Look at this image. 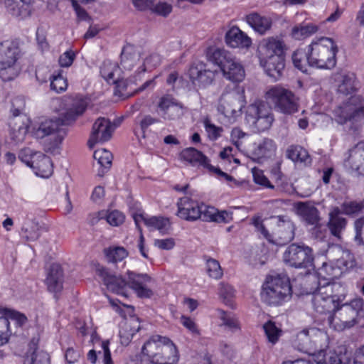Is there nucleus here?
I'll list each match as a JSON object with an SVG mask.
<instances>
[{
    "label": "nucleus",
    "instance_id": "79ce46f5",
    "mask_svg": "<svg viewBox=\"0 0 364 364\" xmlns=\"http://www.w3.org/2000/svg\"><path fill=\"white\" fill-rule=\"evenodd\" d=\"M276 149L272 139H264L254 150L253 155L257 159L269 158L274 154Z\"/></svg>",
    "mask_w": 364,
    "mask_h": 364
},
{
    "label": "nucleus",
    "instance_id": "de8ad7c7",
    "mask_svg": "<svg viewBox=\"0 0 364 364\" xmlns=\"http://www.w3.org/2000/svg\"><path fill=\"white\" fill-rule=\"evenodd\" d=\"M107 259L109 262L122 261L127 256V252L124 247H114L105 250Z\"/></svg>",
    "mask_w": 364,
    "mask_h": 364
},
{
    "label": "nucleus",
    "instance_id": "f8f14e48",
    "mask_svg": "<svg viewBox=\"0 0 364 364\" xmlns=\"http://www.w3.org/2000/svg\"><path fill=\"white\" fill-rule=\"evenodd\" d=\"M323 337V333L318 329H304L296 334L293 346L299 351L311 354L319 350L318 343Z\"/></svg>",
    "mask_w": 364,
    "mask_h": 364
},
{
    "label": "nucleus",
    "instance_id": "1a4fd4ad",
    "mask_svg": "<svg viewBox=\"0 0 364 364\" xmlns=\"http://www.w3.org/2000/svg\"><path fill=\"white\" fill-rule=\"evenodd\" d=\"M284 262L295 268H307L313 264L312 250L308 246L290 245L283 255Z\"/></svg>",
    "mask_w": 364,
    "mask_h": 364
},
{
    "label": "nucleus",
    "instance_id": "0eeeda50",
    "mask_svg": "<svg viewBox=\"0 0 364 364\" xmlns=\"http://www.w3.org/2000/svg\"><path fill=\"white\" fill-rule=\"evenodd\" d=\"M327 255L332 258L331 264H323L319 269V274H326V279L338 278L346 271L353 269L356 266L354 255L347 249L340 245H335L327 250Z\"/></svg>",
    "mask_w": 364,
    "mask_h": 364
},
{
    "label": "nucleus",
    "instance_id": "37998d69",
    "mask_svg": "<svg viewBox=\"0 0 364 364\" xmlns=\"http://www.w3.org/2000/svg\"><path fill=\"white\" fill-rule=\"evenodd\" d=\"M145 225L158 230L161 234L168 233L170 229L168 219L162 217H151L146 220Z\"/></svg>",
    "mask_w": 364,
    "mask_h": 364
},
{
    "label": "nucleus",
    "instance_id": "6ab92c4d",
    "mask_svg": "<svg viewBox=\"0 0 364 364\" xmlns=\"http://www.w3.org/2000/svg\"><path fill=\"white\" fill-rule=\"evenodd\" d=\"M177 215L188 221H195L201 216L200 204L190 198H181L177 202Z\"/></svg>",
    "mask_w": 364,
    "mask_h": 364
},
{
    "label": "nucleus",
    "instance_id": "bb28decb",
    "mask_svg": "<svg viewBox=\"0 0 364 364\" xmlns=\"http://www.w3.org/2000/svg\"><path fill=\"white\" fill-rule=\"evenodd\" d=\"M30 0H6V7L9 14L14 17L23 20L31 14Z\"/></svg>",
    "mask_w": 364,
    "mask_h": 364
},
{
    "label": "nucleus",
    "instance_id": "9d476101",
    "mask_svg": "<svg viewBox=\"0 0 364 364\" xmlns=\"http://www.w3.org/2000/svg\"><path fill=\"white\" fill-rule=\"evenodd\" d=\"M266 97L283 114H292L298 111L295 95L287 89L278 86L272 87L267 92Z\"/></svg>",
    "mask_w": 364,
    "mask_h": 364
},
{
    "label": "nucleus",
    "instance_id": "473e14b6",
    "mask_svg": "<svg viewBox=\"0 0 364 364\" xmlns=\"http://www.w3.org/2000/svg\"><path fill=\"white\" fill-rule=\"evenodd\" d=\"M318 31V26L313 23L303 22L294 26L291 28V36L295 40L306 39Z\"/></svg>",
    "mask_w": 364,
    "mask_h": 364
},
{
    "label": "nucleus",
    "instance_id": "4d7b16f0",
    "mask_svg": "<svg viewBox=\"0 0 364 364\" xmlns=\"http://www.w3.org/2000/svg\"><path fill=\"white\" fill-rule=\"evenodd\" d=\"M161 62V58L160 55L157 53L151 54L149 56L146 58L144 62V71L151 70L160 65Z\"/></svg>",
    "mask_w": 364,
    "mask_h": 364
},
{
    "label": "nucleus",
    "instance_id": "72a5a7b5",
    "mask_svg": "<svg viewBox=\"0 0 364 364\" xmlns=\"http://www.w3.org/2000/svg\"><path fill=\"white\" fill-rule=\"evenodd\" d=\"M247 23L257 32L264 34L272 26L270 18L262 16L258 14L253 13L247 16Z\"/></svg>",
    "mask_w": 364,
    "mask_h": 364
},
{
    "label": "nucleus",
    "instance_id": "c85d7f7f",
    "mask_svg": "<svg viewBox=\"0 0 364 364\" xmlns=\"http://www.w3.org/2000/svg\"><path fill=\"white\" fill-rule=\"evenodd\" d=\"M364 161V141H360L349 149L348 156L345 159L344 164L354 171L359 170Z\"/></svg>",
    "mask_w": 364,
    "mask_h": 364
},
{
    "label": "nucleus",
    "instance_id": "39448f33",
    "mask_svg": "<svg viewBox=\"0 0 364 364\" xmlns=\"http://www.w3.org/2000/svg\"><path fill=\"white\" fill-rule=\"evenodd\" d=\"M310 66L322 70H331L337 63V43L331 38L314 39L308 46Z\"/></svg>",
    "mask_w": 364,
    "mask_h": 364
},
{
    "label": "nucleus",
    "instance_id": "f257e3e1",
    "mask_svg": "<svg viewBox=\"0 0 364 364\" xmlns=\"http://www.w3.org/2000/svg\"><path fill=\"white\" fill-rule=\"evenodd\" d=\"M78 115H60V117H48L46 115L36 116L33 119H29L27 129L37 139L50 136V142L44 143V151L54 154L58 149L63 137L59 132L63 126H69L75 122Z\"/></svg>",
    "mask_w": 364,
    "mask_h": 364
},
{
    "label": "nucleus",
    "instance_id": "7ed1b4c3",
    "mask_svg": "<svg viewBox=\"0 0 364 364\" xmlns=\"http://www.w3.org/2000/svg\"><path fill=\"white\" fill-rule=\"evenodd\" d=\"M286 46L280 39L268 38L258 46L259 63L268 76L278 80L284 69V50Z\"/></svg>",
    "mask_w": 364,
    "mask_h": 364
},
{
    "label": "nucleus",
    "instance_id": "ea45409f",
    "mask_svg": "<svg viewBox=\"0 0 364 364\" xmlns=\"http://www.w3.org/2000/svg\"><path fill=\"white\" fill-rule=\"evenodd\" d=\"M292 62L295 68L301 70L302 73H306L308 70V66H310V62L309 60V48L307 50L302 48L296 49L292 54L291 56Z\"/></svg>",
    "mask_w": 364,
    "mask_h": 364
},
{
    "label": "nucleus",
    "instance_id": "aec40b11",
    "mask_svg": "<svg viewBox=\"0 0 364 364\" xmlns=\"http://www.w3.org/2000/svg\"><path fill=\"white\" fill-rule=\"evenodd\" d=\"M337 92L343 95H349L358 90V81L354 73L341 71L335 75Z\"/></svg>",
    "mask_w": 364,
    "mask_h": 364
},
{
    "label": "nucleus",
    "instance_id": "a19ab883",
    "mask_svg": "<svg viewBox=\"0 0 364 364\" xmlns=\"http://www.w3.org/2000/svg\"><path fill=\"white\" fill-rule=\"evenodd\" d=\"M222 107L230 105V107H235L237 112H242V108L245 105V97L240 93H229L223 95L221 97Z\"/></svg>",
    "mask_w": 364,
    "mask_h": 364
},
{
    "label": "nucleus",
    "instance_id": "393cba45",
    "mask_svg": "<svg viewBox=\"0 0 364 364\" xmlns=\"http://www.w3.org/2000/svg\"><path fill=\"white\" fill-rule=\"evenodd\" d=\"M298 215L309 225H316L320 220L318 209L310 201L298 202L295 204Z\"/></svg>",
    "mask_w": 364,
    "mask_h": 364
},
{
    "label": "nucleus",
    "instance_id": "9b49d317",
    "mask_svg": "<svg viewBox=\"0 0 364 364\" xmlns=\"http://www.w3.org/2000/svg\"><path fill=\"white\" fill-rule=\"evenodd\" d=\"M336 311L338 312L343 326L350 328L364 317V300L362 298H355L350 302L339 304Z\"/></svg>",
    "mask_w": 364,
    "mask_h": 364
},
{
    "label": "nucleus",
    "instance_id": "6e6d98bb",
    "mask_svg": "<svg viewBox=\"0 0 364 364\" xmlns=\"http://www.w3.org/2000/svg\"><path fill=\"white\" fill-rule=\"evenodd\" d=\"M219 294L224 301L228 304L230 299L234 296L235 290L230 284L222 282L220 284Z\"/></svg>",
    "mask_w": 364,
    "mask_h": 364
},
{
    "label": "nucleus",
    "instance_id": "f03ea898",
    "mask_svg": "<svg viewBox=\"0 0 364 364\" xmlns=\"http://www.w3.org/2000/svg\"><path fill=\"white\" fill-rule=\"evenodd\" d=\"M97 272L107 289L114 294L127 296L125 289L129 286L141 298H150L153 294V291L146 287L147 283L151 281V278L146 274L128 272L127 282L121 276L115 274L107 268H99Z\"/></svg>",
    "mask_w": 364,
    "mask_h": 364
},
{
    "label": "nucleus",
    "instance_id": "412c9836",
    "mask_svg": "<svg viewBox=\"0 0 364 364\" xmlns=\"http://www.w3.org/2000/svg\"><path fill=\"white\" fill-rule=\"evenodd\" d=\"M328 215V229L333 237L341 240L348 223L346 218L342 216V210L337 206L332 207Z\"/></svg>",
    "mask_w": 364,
    "mask_h": 364
},
{
    "label": "nucleus",
    "instance_id": "603ef678",
    "mask_svg": "<svg viewBox=\"0 0 364 364\" xmlns=\"http://www.w3.org/2000/svg\"><path fill=\"white\" fill-rule=\"evenodd\" d=\"M263 328L268 341L272 344L276 343L280 336L281 331L276 327L274 323L268 321L264 325Z\"/></svg>",
    "mask_w": 364,
    "mask_h": 364
},
{
    "label": "nucleus",
    "instance_id": "052dcab7",
    "mask_svg": "<svg viewBox=\"0 0 364 364\" xmlns=\"http://www.w3.org/2000/svg\"><path fill=\"white\" fill-rule=\"evenodd\" d=\"M124 215L119 210H113L107 215V221L111 225L118 226L124 222Z\"/></svg>",
    "mask_w": 364,
    "mask_h": 364
},
{
    "label": "nucleus",
    "instance_id": "4468645a",
    "mask_svg": "<svg viewBox=\"0 0 364 364\" xmlns=\"http://www.w3.org/2000/svg\"><path fill=\"white\" fill-rule=\"evenodd\" d=\"M274 219L275 226L270 233V239L267 240L273 244L284 245L294 237V223L285 216H277Z\"/></svg>",
    "mask_w": 364,
    "mask_h": 364
},
{
    "label": "nucleus",
    "instance_id": "a18cd8bd",
    "mask_svg": "<svg viewBox=\"0 0 364 364\" xmlns=\"http://www.w3.org/2000/svg\"><path fill=\"white\" fill-rule=\"evenodd\" d=\"M117 70L116 64L105 61L100 68V75L108 83L115 84L117 79L114 77V73Z\"/></svg>",
    "mask_w": 364,
    "mask_h": 364
},
{
    "label": "nucleus",
    "instance_id": "09e8293b",
    "mask_svg": "<svg viewBox=\"0 0 364 364\" xmlns=\"http://www.w3.org/2000/svg\"><path fill=\"white\" fill-rule=\"evenodd\" d=\"M364 209V201H349L342 204V214L355 215L362 213Z\"/></svg>",
    "mask_w": 364,
    "mask_h": 364
},
{
    "label": "nucleus",
    "instance_id": "e2e57ef3",
    "mask_svg": "<svg viewBox=\"0 0 364 364\" xmlns=\"http://www.w3.org/2000/svg\"><path fill=\"white\" fill-rule=\"evenodd\" d=\"M355 241L364 245V218H360L355 222Z\"/></svg>",
    "mask_w": 364,
    "mask_h": 364
},
{
    "label": "nucleus",
    "instance_id": "4be33fe9",
    "mask_svg": "<svg viewBox=\"0 0 364 364\" xmlns=\"http://www.w3.org/2000/svg\"><path fill=\"white\" fill-rule=\"evenodd\" d=\"M21 228L20 235L27 242L37 240L41 236L40 225L33 215L24 213L21 216Z\"/></svg>",
    "mask_w": 364,
    "mask_h": 364
},
{
    "label": "nucleus",
    "instance_id": "58836bf2",
    "mask_svg": "<svg viewBox=\"0 0 364 364\" xmlns=\"http://www.w3.org/2000/svg\"><path fill=\"white\" fill-rule=\"evenodd\" d=\"M206 55L208 60L217 65L220 70L223 68V65H225L232 58L228 51L221 48H208Z\"/></svg>",
    "mask_w": 364,
    "mask_h": 364
},
{
    "label": "nucleus",
    "instance_id": "6e6552de",
    "mask_svg": "<svg viewBox=\"0 0 364 364\" xmlns=\"http://www.w3.org/2000/svg\"><path fill=\"white\" fill-rule=\"evenodd\" d=\"M20 52L15 41L6 40L0 43V77L4 81L12 80L18 75L16 62Z\"/></svg>",
    "mask_w": 364,
    "mask_h": 364
},
{
    "label": "nucleus",
    "instance_id": "a878e982",
    "mask_svg": "<svg viewBox=\"0 0 364 364\" xmlns=\"http://www.w3.org/2000/svg\"><path fill=\"white\" fill-rule=\"evenodd\" d=\"M178 359V355L176 346L168 338L165 337L155 364H174Z\"/></svg>",
    "mask_w": 364,
    "mask_h": 364
},
{
    "label": "nucleus",
    "instance_id": "774afa93",
    "mask_svg": "<svg viewBox=\"0 0 364 364\" xmlns=\"http://www.w3.org/2000/svg\"><path fill=\"white\" fill-rule=\"evenodd\" d=\"M80 357V351L75 350L73 348H68L65 353V358L70 364L77 362Z\"/></svg>",
    "mask_w": 364,
    "mask_h": 364
},
{
    "label": "nucleus",
    "instance_id": "f704fd0d",
    "mask_svg": "<svg viewBox=\"0 0 364 364\" xmlns=\"http://www.w3.org/2000/svg\"><path fill=\"white\" fill-rule=\"evenodd\" d=\"M245 119L250 126L257 132L268 129L274 121L273 115H246Z\"/></svg>",
    "mask_w": 364,
    "mask_h": 364
},
{
    "label": "nucleus",
    "instance_id": "0e129e2a",
    "mask_svg": "<svg viewBox=\"0 0 364 364\" xmlns=\"http://www.w3.org/2000/svg\"><path fill=\"white\" fill-rule=\"evenodd\" d=\"M26 102L21 97H16L11 102V112L12 114H22L25 110Z\"/></svg>",
    "mask_w": 364,
    "mask_h": 364
},
{
    "label": "nucleus",
    "instance_id": "cd10ccee",
    "mask_svg": "<svg viewBox=\"0 0 364 364\" xmlns=\"http://www.w3.org/2000/svg\"><path fill=\"white\" fill-rule=\"evenodd\" d=\"M63 272L60 265L52 264L46 279L48 290L52 292L60 291L63 289Z\"/></svg>",
    "mask_w": 364,
    "mask_h": 364
},
{
    "label": "nucleus",
    "instance_id": "20e7f679",
    "mask_svg": "<svg viewBox=\"0 0 364 364\" xmlns=\"http://www.w3.org/2000/svg\"><path fill=\"white\" fill-rule=\"evenodd\" d=\"M336 287H338L336 284L326 282L322 286L318 284L316 288H311L309 291L312 294L313 309L318 314L323 316V322L333 328H336L333 312L339 305V299H336L333 295Z\"/></svg>",
    "mask_w": 364,
    "mask_h": 364
},
{
    "label": "nucleus",
    "instance_id": "7c9ffc66",
    "mask_svg": "<svg viewBox=\"0 0 364 364\" xmlns=\"http://www.w3.org/2000/svg\"><path fill=\"white\" fill-rule=\"evenodd\" d=\"M221 71L225 78L232 82H241L245 77L243 66L232 57L225 65H223V68Z\"/></svg>",
    "mask_w": 364,
    "mask_h": 364
},
{
    "label": "nucleus",
    "instance_id": "a211bd4d",
    "mask_svg": "<svg viewBox=\"0 0 364 364\" xmlns=\"http://www.w3.org/2000/svg\"><path fill=\"white\" fill-rule=\"evenodd\" d=\"M164 338L159 335L151 336L143 345L141 354L133 357L137 358L142 364H155L161 346L164 344Z\"/></svg>",
    "mask_w": 364,
    "mask_h": 364
},
{
    "label": "nucleus",
    "instance_id": "8fccbe9b",
    "mask_svg": "<svg viewBox=\"0 0 364 364\" xmlns=\"http://www.w3.org/2000/svg\"><path fill=\"white\" fill-rule=\"evenodd\" d=\"M206 267L208 275L215 279H219L222 277L223 272L219 262L213 258L206 259Z\"/></svg>",
    "mask_w": 364,
    "mask_h": 364
},
{
    "label": "nucleus",
    "instance_id": "5701e85b",
    "mask_svg": "<svg viewBox=\"0 0 364 364\" xmlns=\"http://www.w3.org/2000/svg\"><path fill=\"white\" fill-rule=\"evenodd\" d=\"M31 161H26V165L36 170V174L41 177H48L53 173L51 159L44 154L36 151L30 153Z\"/></svg>",
    "mask_w": 364,
    "mask_h": 364
},
{
    "label": "nucleus",
    "instance_id": "4c0bfd02",
    "mask_svg": "<svg viewBox=\"0 0 364 364\" xmlns=\"http://www.w3.org/2000/svg\"><path fill=\"white\" fill-rule=\"evenodd\" d=\"M158 107L162 112H166L169 109L182 114L187 112V108L175 99L171 95L166 94L162 96L158 103Z\"/></svg>",
    "mask_w": 364,
    "mask_h": 364
},
{
    "label": "nucleus",
    "instance_id": "c756f323",
    "mask_svg": "<svg viewBox=\"0 0 364 364\" xmlns=\"http://www.w3.org/2000/svg\"><path fill=\"white\" fill-rule=\"evenodd\" d=\"M38 339L33 338L28 344V355L24 364H50L48 354L43 350H38Z\"/></svg>",
    "mask_w": 364,
    "mask_h": 364
},
{
    "label": "nucleus",
    "instance_id": "f3484780",
    "mask_svg": "<svg viewBox=\"0 0 364 364\" xmlns=\"http://www.w3.org/2000/svg\"><path fill=\"white\" fill-rule=\"evenodd\" d=\"M216 71L208 68V65L200 61L194 62L188 70V76L195 85L205 87L212 84Z\"/></svg>",
    "mask_w": 364,
    "mask_h": 364
},
{
    "label": "nucleus",
    "instance_id": "2eb2a0df",
    "mask_svg": "<svg viewBox=\"0 0 364 364\" xmlns=\"http://www.w3.org/2000/svg\"><path fill=\"white\" fill-rule=\"evenodd\" d=\"M0 346L6 344L11 335L9 318L15 320L20 326L26 323L27 318L22 314L0 305Z\"/></svg>",
    "mask_w": 364,
    "mask_h": 364
},
{
    "label": "nucleus",
    "instance_id": "e433bc0d",
    "mask_svg": "<svg viewBox=\"0 0 364 364\" xmlns=\"http://www.w3.org/2000/svg\"><path fill=\"white\" fill-rule=\"evenodd\" d=\"M94 159L97 161L101 168L98 171L97 175L100 177L110 168L112 163V154L105 149L96 150L93 154Z\"/></svg>",
    "mask_w": 364,
    "mask_h": 364
},
{
    "label": "nucleus",
    "instance_id": "680f3d73",
    "mask_svg": "<svg viewBox=\"0 0 364 364\" xmlns=\"http://www.w3.org/2000/svg\"><path fill=\"white\" fill-rule=\"evenodd\" d=\"M201 216L199 219L203 221H213L216 213V209L211 206H207L204 204H200Z\"/></svg>",
    "mask_w": 364,
    "mask_h": 364
},
{
    "label": "nucleus",
    "instance_id": "864d4df0",
    "mask_svg": "<svg viewBox=\"0 0 364 364\" xmlns=\"http://www.w3.org/2000/svg\"><path fill=\"white\" fill-rule=\"evenodd\" d=\"M220 312L223 325L227 326L231 331H235L239 328L237 320L230 313H227L224 311H220Z\"/></svg>",
    "mask_w": 364,
    "mask_h": 364
},
{
    "label": "nucleus",
    "instance_id": "bf43d9fd",
    "mask_svg": "<svg viewBox=\"0 0 364 364\" xmlns=\"http://www.w3.org/2000/svg\"><path fill=\"white\" fill-rule=\"evenodd\" d=\"M75 58V54L72 50H67L60 55L58 63L60 67H70Z\"/></svg>",
    "mask_w": 364,
    "mask_h": 364
},
{
    "label": "nucleus",
    "instance_id": "49530a36",
    "mask_svg": "<svg viewBox=\"0 0 364 364\" xmlns=\"http://www.w3.org/2000/svg\"><path fill=\"white\" fill-rule=\"evenodd\" d=\"M91 106L92 102L90 97L77 95L72 104V109L74 111L73 114H83Z\"/></svg>",
    "mask_w": 364,
    "mask_h": 364
},
{
    "label": "nucleus",
    "instance_id": "b1692460",
    "mask_svg": "<svg viewBox=\"0 0 364 364\" xmlns=\"http://www.w3.org/2000/svg\"><path fill=\"white\" fill-rule=\"evenodd\" d=\"M225 42L231 48H249L251 38L238 27L233 26L225 34Z\"/></svg>",
    "mask_w": 364,
    "mask_h": 364
},
{
    "label": "nucleus",
    "instance_id": "13d9d810",
    "mask_svg": "<svg viewBox=\"0 0 364 364\" xmlns=\"http://www.w3.org/2000/svg\"><path fill=\"white\" fill-rule=\"evenodd\" d=\"M150 9L158 15L167 16L171 12L172 6L166 2H159L154 6L152 5Z\"/></svg>",
    "mask_w": 364,
    "mask_h": 364
},
{
    "label": "nucleus",
    "instance_id": "ddd939ff",
    "mask_svg": "<svg viewBox=\"0 0 364 364\" xmlns=\"http://www.w3.org/2000/svg\"><path fill=\"white\" fill-rule=\"evenodd\" d=\"M182 160L191 164L192 166H202L207 168L210 172H213L219 176L223 177L228 181L234 180L232 176L221 171L219 168L213 166L210 164L209 159L198 149L189 147L184 149L180 153Z\"/></svg>",
    "mask_w": 364,
    "mask_h": 364
},
{
    "label": "nucleus",
    "instance_id": "2f4dec72",
    "mask_svg": "<svg viewBox=\"0 0 364 364\" xmlns=\"http://www.w3.org/2000/svg\"><path fill=\"white\" fill-rule=\"evenodd\" d=\"M336 114H364V100L360 95L350 97L338 107Z\"/></svg>",
    "mask_w": 364,
    "mask_h": 364
},
{
    "label": "nucleus",
    "instance_id": "338daca9",
    "mask_svg": "<svg viewBox=\"0 0 364 364\" xmlns=\"http://www.w3.org/2000/svg\"><path fill=\"white\" fill-rule=\"evenodd\" d=\"M154 245L161 250H169L175 246V242L172 238H166L163 240H155Z\"/></svg>",
    "mask_w": 364,
    "mask_h": 364
},
{
    "label": "nucleus",
    "instance_id": "5fc2aeb1",
    "mask_svg": "<svg viewBox=\"0 0 364 364\" xmlns=\"http://www.w3.org/2000/svg\"><path fill=\"white\" fill-rule=\"evenodd\" d=\"M252 175L254 181L259 185L263 186L266 188H274L268 178L264 176L263 171L260 169L254 168H252Z\"/></svg>",
    "mask_w": 364,
    "mask_h": 364
},
{
    "label": "nucleus",
    "instance_id": "dca6fc26",
    "mask_svg": "<svg viewBox=\"0 0 364 364\" xmlns=\"http://www.w3.org/2000/svg\"><path fill=\"white\" fill-rule=\"evenodd\" d=\"M113 127L109 119L100 117L94 122L90 139L87 141L90 148L97 143L103 144L109 141L113 134Z\"/></svg>",
    "mask_w": 364,
    "mask_h": 364
},
{
    "label": "nucleus",
    "instance_id": "423d86ee",
    "mask_svg": "<svg viewBox=\"0 0 364 364\" xmlns=\"http://www.w3.org/2000/svg\"><path fill=\"white\" fill-rule=\"evenodd\" d=\"M260 294L262 301L269 305L281 304L291 295L289 278L284 273L268 275Z\"/></svg>",
    "mask_w": 364,
    "mask_h": 364
},
{
    "label": "nucleus",
    "instance_id": "69168bd1",
    "mask_svg": "<svg viewBox=\"0 0 364 364\" xmlns=\"http://www.w3.org/2000/svg\"><path fill=\"white\" fill-rule=\"evenodd\" d=\"M316 364H341V361L337 354L330 352L325 353L323 359Z\"/></svg>",
    "mask_w": 364,
    "mask_h": 364
},
{
    "label": "nucleus",
    "instance_id": "c03bdc74",
    "mask_svg": "<svg viewBox=\"0 0 364 364\" xmlns=\"http://www.w3.org/2000/svg\"><path fill=\"white\" fill-rule=\"evenodd\" d=\"M68 87L67 80L63 75V70H58L50 77V88L56 92H64Z\"/></svg>",
    "mask_w": 364,
    "mask_h": 364
},
{
    "label": "nucleus",
    "instance_id": "c9c22d12",
    "mask_svg": "<svg viewBox=\"0 0 364 364\" xmlns=\"http://www.w3.org/2000/svg\"><path fill=\"white\" fill-rule=\"evenodd\" d=\"M287 157L294 162L304 163L305 165L311 162L308 151L299 145H291L286 151Z\"/></svg>",
    "mask_w": 364,
    "mask_h": 364
},
{
    "label": "nucleus",
    "instance_id": "3c124183",
    "mask_svg": "<svg viewBox=\"0 0 364 364\" xmlns=\"http://www.w3.org/2000/svg\"><path fill=\"white\" fill-rule=\"evenodd\" d=\"M158 122V119L152 117L151 115H139L135 119L136 124L139 126L140 134L143 138L146 137L145 132L148 127Z\"/></svg>",
    "mask_w": 364,
    "mask_h": 364
}]
</instances>
